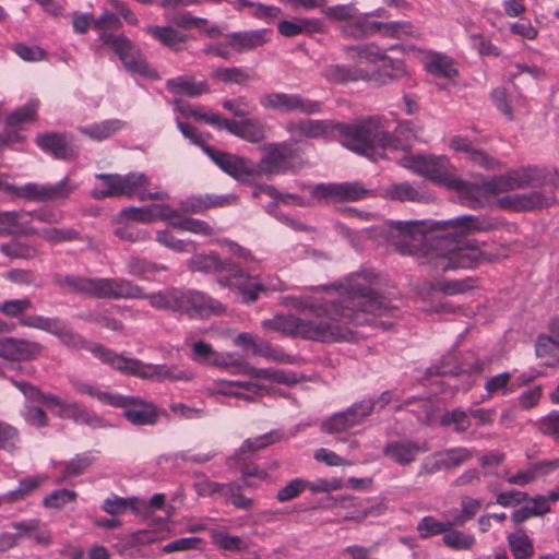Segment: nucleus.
<instances>
[{
  "mask_svg": "<svg viewBox=\"0 0 559 559\" xmlns=\"http://www.w3.org/2000/svg\"><path fill=\"white\" fill-rule=\"evenodd\" d=\"M56 285L69 293H82L96 298L108 299H147L152 308L189 318H207L225 311L221 301L202 292L167 287L146 294L133 282L121 278H98L76 275L56 274Z\"/></svg>",
  "mask_w": 559,
  "mask_h": 559,
  "instance_id": "1",
  "label": "nucleus"
},
{
  "mask_svg": "<svg viewBox=\"0 0 559 559\" xmlns=\"http://www.w3.org/2000/svg\"><path fill=\"white\" fill-rule=\"evenodd\" d=\"M371 274L362 272L350 275L340 286L341 298L329 300V308H317V341L348 340L341 323L365 324L370 320L366 313L380 314L386 310L382 299L376 295Z\"/></svg>",
  "mask_w": 559,
  "mask_h": 559,
  "instance_id": "2",
  "label": "nucleus"
},
{
  "mask_svg": "<svg viewBox=\"0 0 559 559\" xmlns=\"http://www.w3.org/2000/svg\"><path fill=\"white\" fill-rule=\"evenodd\" d=\"M204 151L223 171L241 182H252L261 174L273 176L295 169L301 163L297 150L285 143L270 145L257 166L245 158L217 151L212 146H204Z\"/></svg>",
  "mask_w": 559,
  "mask_h": 559,
  "instance_id": "3",
  "label": "nucleus"
},
{
  "mask_svg": "<svg viewBox=\"0 0 559 559\" xmlns=\"http://www.w3.org/2000/svg\"><path fill=\"white\" fill-rule=\"evenodd\" d=\"M416 136L409 122L400 124L394 134H390L389 126L380 118H369L346 127L342 132V144L355 153L371 156L376 146L404 151Z\"/></svg>",
  "mask_w": 559,
  "mask_h": 559,
  "instance_id": "4",
  "label": "nucleus"
},
{
  "mask_svg": "<svg viewBox=\"0 0 559 559\" xmlns=\"http://www.w3.org/2000/svg\"><path fill=\"white\" fill-rule=\"evenodd\" d=\"M192 272L214 273L221 286L235 290L242 302H253L265 287L257 276L250 275L230 260H222L215 252L195 254L188 261Z\"/></svg>",
  "mask_w": 559,
  "mask_h": 559,
  "instance_id": "5",
  "label": "nucleus"
},
{
  "mask_svg": "<svg viewBox=\"0 0 559 559\" xmlns=\"http://www.w3.org/2000/svg\"><path fill=\"white\" fill-rule=\"evenodd\" d=\"M122 22L117 13L104 11L98 17H94L93 28L103 31L99 40L110 47L118 55L123 67L133 75H140L144 79L157 80L158 73L145 61L141 51L124 35H115L108 33L109 29H118Z\"/></svg>",
  "mask_w": 559,
  "mask_h": 559,
  "instance_id": "6",
  "label": "nucleus"
},
{
  "mask_svg": "<svg viewBox=\"0 0 559 559\" xmlns=\"http://www.w3.org/2000/svg\"><path fill=\"white\" fill-rule=\"evenodd\" d=\"M104 364L109 365L114 369L128 376H134L142 379L156 381H185L189 382L194 379V372L189 368H181L176 365H153L144 364L136 358L126 357L116 352L104 347L103 345H94L88 347Z\"/></svg>",
  "mask_w": 559,
  "mask_h": 559,
  "instance_id": "7",
  "label": "nucleus"
},
{
  "mask_svg": "<svg viewBox=\"0 0 559 559\" xmlns=\"http://www.w3.org/2000/svg\"><path fill=\"white\" fill-rule=\"evenodd\" d=\"M349 57L357 59L360 63H377L381 61V67L385 73L373 72L371 74L362 71L352 70L346 67L335 68V79L340 81L364 79L374 84H386L390 80L407 75V70L403 61L392 60L385 57L384 51L374 44L357 45L347 49Z\"/></svg>",
  "mask_w": 559,
  "mask_h": 559,
  "instance_id": "8",
  "label": "nucleus"
},
{
  "mask_svg": "<svg viewBox=\"0 0 559 559\" xmlns=\"http://www.w3.org/2000/svg\"><path fill=\"white\" fill-rule=\"evenodd\" d=\"M95 177L103 181V187H96L91 191V195L95 200L132 195H136L141 201H163L169 199V194L166 191H162L157 187L148 188L150 177L144 173L131 171L126 175L96 174Z\"/></svg>",
  "mask_w": 559,
  "mask_h": 559,
  "instance_id": "9",
  "label": "nucleus"
},
{
  "mask_svg": "<svg viewBox=\"0 0 559 559\" xmlns=\"http://www.w3.org/2000/svg\"><path fill=\"white\" fill-rule=\"evenodd\" d=\"M439 247L442 250L439 265L444 270L471 269L507 257V248L495 242L448 243L441 240Z\"/></svg>",
  "mask_w": 559,
  "mask_h": 559,
  "instance_id": "10",
  "label": "nucleus"
},
{
  "mask_svg": "<svg viewBox=\"0 0 559 559\" xmlns=\"http://www.w3.org/2000/svg\"><path fill=\"white\" fill-rule=\"evenodd\" d=\"M282 304L298 311L296 314H275L263 320L261 326L266 331L277 332L292 337L312 340L314 335V301L311 297L286 296Z\"/></svg>",
  "mask_w": 559,
  "mask_h": 559,
  "instance_id": "11",
  "label": "nucleus"
},
{
  "mask_svg": "<svg viewBox=\"0 0 559 559\" xmlns=\"http://www.w3.org/2000/svg\"><path fill=\"white\" fill-rule=\"evenodd\" d=\"M78 185L68 177L56 183L29 182L22 187H14L8 182L7 177L0 174V191L11 192L19 198L35 202H53L64 200L75 191Z\"/></svg>",
  "mask_w": 559,
  "mask_h": 559,
  "instance_id": "12",
  "label": "nucleus"
},
{
  "mask_svg": "<svg viewBox=\"0 0 559 559\" xmlns=\"http://www.w3.org/2000/svg\"><path fill=\"white\" fill-rule=\"evenodd\" d=\"M183 115L193 117L195 120L211 124L218 129H226L230 133L250 142H259L264 136L263 126L255 120L229 121L215 112H203L201 107H180Z\"/></svg>",
  "mask_w": 559,
  "mask_h": 559,
  "instance_id": "13",
  "label": "nucleus"
},
{
  "mask_svg": "<svg viewBox=\"0 0 559 559\" xmlns=\"http://www.w3.org/2000/svg\"><path fill=\"white\" fill-rule=\"evenodd\" d=\"M211 365L222 368H234L235 372L242 374H250L254 378L272 380L277 383H295V373H288L284 370L274 368H255L243 360L239 355L235 353H216L212 358Z\"/></svg>",
  "mask_w": 559,
  "mask_h": 559,
  "instance_id": "14",
  "label": "nucleus"
},
{
  "mask_svg": "<svg viewBox=\"0 0 559 559\" xmlns=\"http://www.w3.org/2000/svg\"><path fill=\"white\" fill-rule=\"evenodd\" d=\"M376 402L372 400H364L354 403L343 412L335 413L322 420L320 428L329 435H337L347 432L353 428L361 425L365 419L371 415Z\"/></svg>",
  "mask_w": 559,
  "mask_h": 559,
  "instance_id": "15",
  "label": "nucleus"
},
{
  "mask_svg": "<svg viewBox=\"0 0 559 559\" xmlns=\"http://www.w3.org/2000/svg\"><path fill=\"white\" fill-rule=\"evenodd\" d=\"M476 454V450L466 447H455L435 452L421 462L418 475H431L439 471L459 467L471 461Z\"/></svg>",
  "mask_w": 559,
  "mask_h": 559,
  "instance_id": "16",
  "label": "nucleus"
},
{
  "mask_svg": "<svg viewBox=\"0 0 559 559\" xmlns=\"http://www.w3.org/2000/svg\"><path fill=\"white\" fill-rule=\"evenodd\" d=\"M22 323L25 328L45 331L57 336L68 347L83 348L86 346L83 337L70 329L60 318L33 314L29 318H25Z\"/></svg>",
  "mask_w": 559,
  "mask_h": 559,
  "instance_id": "17",
  "label": "nucleus"
},
{
  "mask_svg": "<svg viewBox=\"0 0 559 559\" xmlns=\"http://www.w3.org/2000/svg\"><path fill=\"white\" fill-rule=\"evenodd\" d=\"M540 181V170L537 167L528 166L510 170L504 175L492 178L487 181L486 188L492 193H499L535 187Z\"/></svg>",
  "mask_w": 559,
  "mask_h": 559,
  "instance_id": "18",
  "label": "nucleus"
},
{
  "mask_svg": "<svg viewBox=\"0 0 559 559\" xmlns=\"http://www.w3.org/2000/svg\"><path fill=\"white\" fill-rule=\"evenodd\" d=\"M110 406L123 409V416L135 426L154 425L157 421L156 406L141 397L115 394Z\"/></svg>",
  "mask_w": 559,
  "mask_h": 559,
  "instance_id": "19",
  "label": "nucleus"
},
{
  "mask_svg": "<svg viewBox=\"0 0 559 559\" xmlns=\"http://www.w3.org/2000/svg\"><path fill=\"white\" fill-rule=\"evenodd\" d=\"M433 229L444 230L451 236H468L493 228V223L478 216L463 215L447 221L435 222Z\"/></svg>",
  "mask_w": 559,
  "mask_h": 559,
  "instance_id": "20",
  "label": "nucleus"
},
{
  "mask_svg": "<svg viewBox=\"0 0 559 559\" xmlns=\"http://www.w3.org/2000/svg\"><path fill=\"white\" fill-rule=\"evenodd\" d=\"M403 166L428 179L441 181L447 178L450 164L444 156L414 155L405 157Z\"/></svg>",
  "mask_w": 559,
  "mask_h": 559,
  "instance_id": "21",
  "label": "nucleus"
},
{
  "mask_svg": "<svg viewBox=\"0 0 559 559\" xmlns=\"http://www.w3.org/2000/svg\"><path fill=\"white\" fill-rule=\"evenodd\" d=\"M40 402L56 416L72 419L75 423L92 424L96 416L76 402H69L53 394H45Z\"/></svg>",
  "mask_w": 559,
  "mask_h": 559,
  "instance_id": "22",
  "label": "nucleus"
},
{
  "mask_svg": "<svg viewBox=\"0 0 559 559\" xmlns=\"http://www.w3.org/2000/svg\"><path fill=\"white\" fill-rule=\"evenodd\" d=\"M178 216V210L171 209L167 204H150L145 206H128L120 211L119 218L121 222H136L147 224L156 218L167 221Z\"/></svg>",
  "mask_w": 559,
  "mask_h": 559,
  "instance_id": "23",
  "label": "nucleus"
},
{
  "mask_svg": "<svg viewBox=\"0 0 559 559\" xmlns=\"http://www.w3.org/2000/svg\"><path fill=\"white\" fill-rule=\"evenodd\" d=\"M372 195V191L358 182L317 183V201L333 199L337 201H358Z\"/></svg>",
  "mask_w": 559,
  "mask_h": 559,
  "instance_id": "24",
  "label": "nucleus"
},
{
  "mask_svg": "<svg viewBox=\"0 0 559 559\" xmlns=\"http://www.w3.org/2000/svg\"><path fill=\"white\" fill-rule=\"evenodd\" d=\"M41 352L39 343L15 338L4 337L0 340V357L7 360H28L37 357Z\"/></svg>",
  "mask_w": 559,
  "mask_h": 559,
  "instance_id": "25",
  "label": "nucleus"
},
{
  "mask_svg": "<svg viewBox=\"0 0 559 559\" xmlns=\"http://www.w3.org/2000/svg\"><path fill=\"white\" fill-rule=\"evenodd\" d=\"M552 199L539 191L516 193L499 199V205L511 211H532L548 206Z\"/></svg>",
  "mask_w": 559,
  "mask_h": 559,
  "instance_id": "26",
  "label": "nucleus"
},
{
  "mask_svg": "<svg viewBox=\"0 0 559 559\" xmlns=\"http://www.w3.org/2000/svg\"><path fill=\"white\" fill-rule=\"evenodd\" d=\"M429 447L426 442L416 443L409 440H400L389 442L383 453L384 455L400 465L413 463L419 453L427 452Z\"/></svg>",
  "mask_w": 559,
  "mask_h": 559,
  "instance_id": "27",
  "label": "nucleus"
},
{
  "mask_svg": "<svg viewBox=\"0 0 559 559\" xmlns=\"http://www.w3.org/2000/svg\"><path fill=\"white\" fill-rule=\"evenodd\" d=\"M423 64L425 71L435 78L452 80L459 74L455 61L441 52H427Z\"/></svg>",
  "mask_w": 559,
  "mask_h": 559,
  "instance_id": "28",
  "label": "nucleus"
},
{
  "mask_svg": "<svg viewBox=\"0 0 559 559\" xmlns=\"http://www.w3.org/2000/svg\"><path fill=\"white\" fill-rule=\"evenodd\" d=\"M381 10L360 14L355 10L354 16L342 24V33L347 37L361 38L378 32L380 22L369 21L370 15H380Z\"/></svg>",
  "mask_w": 559,
  "mask_h": 559,
  "instance_id": "29",
  "label": "nucleus"
},
{
  "mask_svg": "<svg viewBox=\"0 0 559 559\" xmlns=\"http://www.w3.org/2000/svg\"><path fill=\"white\" fill-rule=\"evenodd\" d=\"M37 145L58 159H69L74 156L69 138L62 133H44L36 138Z\"/></svg>",
  "mask_w": 559,
  "mask_h": 559,
  "instance_id": "30",
  "label": "nucleus"
},
{
  "mask_svg": "<svg viewBox=\"0 0 559 559\" xmlns=\"http://www.w3.org/2000/svg\"><path fill=\"white\" fill-rule=\"evenodd\" d=\"M487 182L483 186L473 185L460 179H452L449 181L450 188L459 193L462 204L469 207H478L485 203L486 194L491 193L486 188Z\"/></svg>",
  "mask_w": 559,
  "mask_h": 559,
  "instance_id": "31",
  "label": "nucleus"
},
{
  "mask_svg": "<svg viewBox=\"0 0 559 559\" xmlns=\"http://www.w3.org/2000/svg\"><path fill=\"white\" fill-rule=\"evenodd\" d=\"M559 468V459L543 461L530 466L526 469L514 474H507L506 479L511 485L525 486L537 479L538 476L548 475Z\"/></svg>",
  "mask_w": 559,
  "mask_h": 559,
  "instance_id": "32",
  "label": "nucleus"
},
{
  "mask_svg": "<svg viewBox=\"0 0 559 559\" xmlns=\"http://www.w3.org/2000/svg\"><path fill=\"white\" fill-rule=\"evenodd\" d=\"M267 29L235 32L228 35V44L236 52L254 49L269 40Z\"/></svg>",
  "mask_w": 559,
  "mask_h": 559,
  "instance_id": "33",
  "label": "nucleus"
},
{
  "mask_svg": "<svg viewBox=\"0 0 559 559\" xmlns=\"http://www.w3.org/2000/svg\"><path fill=\"white\" fill-rule=\"evenodd\" d=\"M474 280L468 277L464 280H440L423 286L420 294L428 296L432 292L441 293L445 296L465 294L474 288Z\"/></svg>",
  "mask_w": 559,
  "mask_h": 559,
  "instance_id": "34",
  "label": "nucleus"
},
{
  "mask_svg": "<svg viewBox=\"0 0 559 559\" xmlns=\"http://www.w3.org/2000/svg\"><path fill=\"white\" fill-rule=\"evenodd\" d=\"M126 127V122L119 119H108L80 127L79 131L94 141H103L116 134Z\"/></svg>",
  "mask_w": 559,
  "mask_h": 559,
  "instance_id": "35",
  "label": "nucleus"
},
{
  "mask_svg": "<svg viewBox=\"0 0 559 559\" xmlns=\"http://www.w3.org/2000/svg\"><path fill=\"white\" fill-rule=\"evenodd\" d=\"M29 219L26 212H0V234H27L29 235Z\"/></svg>",
  "mask_w": 559,
  "mask_h": 559,
  "instance_id": "36",
  "label": "nucleus"
},
{
  "mask_svg": "<svg viewBox=\"0 0 559 559\" xmlns=\"http://www.w3.org/2000/svg\"><path fill=\"white\" fill-rule=\"evenodd\" d=\"M168 90L175 95L194 97L206 92L203 81L195 82L192 78L182 75L167 81Z\"/></svg>",
  "mask_w": 559,
  "mask_h": 559,
  "instance_id": "37",
  "label": "nucleus"
},
{
  "mask_svg": "<svg viewBox=\"0 0 559 559\" xmlns=\"http://www.w3.org/2000/svg\"><path fill=\"white\" fill-rule=\"evenodd\" d=\"M507 542L514 559H531L534 556L533 540L524 531L508 534Z\"/></svg>",
  "mask_w": 559,
  "mask_h": 559,
  "instance_id": "38",
  "label": "nucleus"
},
{
  "mask_svg": "<svg viewBox=\"0 0 559 559\" xmlns=\"http://www.w3.org/2000/svg\"><path fill=\"white\" fill-rule=\"evenodd\" d=\"M421 222H392L389 225L391 236L401 238L402 245H408L409 241H420L423 239Z\"/></svg>",
  "mask_w": 559,
  "mask_h": 559,
  "instance_id": "39",
  "label": "nucleus"
},
{
  "mask_svg": "<svg viewBox=\"0 0 559 559\" xmlns=\"http://www.w3.org/2000/svg\"><path fill=\"white\" fill-rule=\"evenodd\" d=\"M29 235H37L49 243H61L79 239L80 233L74 228H59L55 226L40 229L29 228Z\"/></svg>",
  "mask_w": 559,
  "mask_h": 559,
  "instance_id": "40",
  "label": "nucleus"
},
{
  "mask_svg": "<svg viewBox=\"0 0 559 559\" xmlns=\"http://www.w3.org/2000/svg\"><path fill=\"white\" fill-rule=\"evenodd\" d=\"M210 537L213 545L225 551L242 552L248 548L247 543L241 537L230 535L225 530H212Z\"/></svg>",
  "mask_w": 559,
  "mask_h": 559,
  "instance_id": "41",
  "label": "nucleus"
},
{
  "mask_svg": "<svg viewBox=\"0 0 559 559\" xmlns=\"http://www.w3.org/2000/svg\"><path fill=\"white\" fill-rule=\"evenodd\" d=\"M94 462V457L90 452L75 455L69 462L63 464L61 475L56 478L57 484L68 481L70 478L84 473Z\"/></svg>",
  "mask_w": 559,
  "mask_h": 559,
  "instance_id": "42",
  "label": "nucleus"
},
{
  "mask_svg": "<svg viewBox=\"0 0 559 559\" xmlns=\"http://www.w3.org/2000/svg\"><path fill=\"white\" fill-rule=\"evenodd\" d=\"M127 273L141 280H151L158 272H166L167 266L152 263L145 259L132 257L126 262Z\"/></svg>",
  "mask_w": 559,
  "mask_h": 559,
  "instance_id": "43",
  "label": "nucleus"
},
{
  "mask_svg": "<svg viewBox=\"0 0 559 559\" xmlns=\"http://www.w3.org/2000/svg\"><path fill=\"white\" fill-rule=\"evenodd\" d=\"M145 32L171 49H178V46L186 40V35L171 26L148 25Z\"/></svg>",
  "mask_w": 559,
  "mask_h": 559,
  "instance_id": "44",
  "label": "nucleus"
},
{
  "mask_svg": "<svg viewBox=\"0 0 559 559\" xmlns=\"http://www.w3.org/2000/svg\"><path fill=\"white\" fill-rule=\"evenodd\" d=\"M170 226L182 231H189L197 235L213 236V227L201 219L185 217L178 213L177 217L168 219Z\"/></svg>",
  "mask_w": 559,
  "mask_h": 559,
  "instance_id": "45",
  "label": "nucleus"
},
{
  "mask_svg": "<svg viewBox=\"0 0 559 559\" xmlns=\"http://www.w3.org/2000/svg\"><path fill=\"white\" fill-rule=\"evenodd\" d=\"M33 308V302L29 298H17V299H7L0 302V312L8 318H15L19 320V323L24 326L22 321L25 318H29L33 314H25L26 311Z\"/></svg>",
  "mask_w": 559,
  "mask_h": 559,
  "instance_id": "46",
  "label": "nucleus"
},
{
  "mask_svg": "<svg viewBox=\"0 0 559 559\" xmlns=\"http://www.w3.org/2000/svg\"><path fill=\"white\" fill-rule=\"evenodd\" d=\"M219 497L225 498L235 508L240 510H251L253 508V499L241 493V485L238 483L222 484Z\"/></svg>",
  "mask_w": 559,
  "mask_h": 559,
  "instance_id": "47",
  "label": "nucleus"
},
{
  "mask_svg": "<svg viewBox=\"0 0 559 559\" xmlns=\"http://www.w3.org/2000/svg\"><path fill=\"white\" fill-rule=\"evenodd\" d=\"M512 376L510 372H501L489 377L485 382L486 394L481 401H488L497 394L506 395L512 393L514 389L510 386Z\"/></svg>",
  "mask_w": 559,
  "mask_h": 559,
  "instance_id": "48",
  "label": "nucleus"
},
{
  "mask_svg": "<svg viewBox=\"0 0 559 559\" xmlns=\"http://www.w3.org/2000/svg\"><path fill=\"white\" fill-rule=\"evenodd\" d=\"M36 117L35 107H22L14 110L5 119V130L1 135L5 133H10L13 135L14 133L20 136V141H22V136L19 134L17 129L24 124L33 121Z\"/></svg>",
  "mask_w": 559,
  "mask_h": 559,
  "instance_id": "49",
  "label": "nucleus"
},
{
  "mask_svg": "<svg viewBox=\"0 0 559 559\" xmlns=\"http://www.w3.org/2000/svg\"><path fill=\"white\" fill-rule=\"evenodd\" d=\"M255 355L261 356L267 360L275 361L284 365L295 364L296 357L285 353L282 347L274 346L265 340L255 348Z\"/></svg>",
  "mask_w": 559,
  "mask_h": 559,
  "instance_id": "50",
  "label": "nucleus"
},
{
  "mask_svg": "<svg viewBox=\"0 0 559 559\" xmlns=\"http://www.w3.org/2000/svg\"><path fill=\"white\" fill-rule=\"evenodd\" d=\"M452 526H454L452 520L441 522L433 516L427 515L417 524V532L420 538H429L439 534L444 535V532Z\"/></svg>",
  "mask_w": 559,
  "mask_h": 559,
  "instance_id": "51",
  "label": "nucleus"
},
{
  "mask_svg": "<svg viewBox=\"0 0 559 559\" xmlns=\"http://www.w3.org/2000/svg\"><path fill=\"white\" fill-rule=\"evenodd\" d=\"M445 546L455 550H469L476 543L473 535L449 527L442 537Z\"/></svg>",
  "mask_w": 559,
  "mask_h": 559,
  "instance_id": "52",
  "label": "nucleus"
},
{
  "mask_svg": "<svg viewBox=\"0 0 559 559\" xmlns=\"http://www.w3.org/2000/svg\"><path fill=\"white\" fill-rule=\"evenodd\" d=\"M313 489V485L302 478H295L287 483L283 488L276 492V500L278 502H287L299 497L306 489Z\"/></svg>",
  "mask_w": 559,
  "mask_h": 559,
  "instance_id": "53",
  "label": "nucleus"
},
{
  "mask_svg": "<svg viewBox=\"0 0 559 559\" xmlns=\"http://www.w3.org/2000/svg\"><path fill=\"white\" fill-rule=\"evenodd\" d=\"M156 241L162 246L176 252H190L195 250L193 241L177 239L169 230H159L156 234Z\"/></svg>",
  "mask_w": 559,
  "mask_h": 559,
  "instance_id": "54",
  "label": "nucleus"
},
{
  "mask_svg": "<svg viewBox=\"0 0 559 559\" xmlns=\"http://www.w3.org/2000/svg\"><path fill=\"white\" fill-rule=\"evenodd\" d=\"M175 23L182 28H195L205 32L210 37H216L219 34V29L216 25L206 27L207 21L202 17L192 16L186 12L179 15Z\"/></svg>",
  "mask_w": 559,
  "mask_h": 559,
  "instance_id": "55",
  "label": "nucleus"
},
{
  "mask_svg": "<svg viewBox=\"0 0 559 559\" xmlns=\"http://www.w3.org/2000/svg\"><path fill=\"white\" fill-rule=\"evenodd\" d=\"M21 441L20 432L13 425L0 420V450L13 453Z\"/></svg>",
  "mask_w": 559,
  "mask_h": 559,
  "instance_id": "56",
  "label": "nucleus"
},
{
  "mask_svg": "<svg viewBox=\"0 0 559 559\" xmlns=\"http://www.w3.org/2000/svg\"><path fill=\"white\" fill-rule=\"evenodd\" d=\"M70 383L76 393L86 394L91 397L97 399L100 403L106 405H110L115 396V393L100 391L93 384L79 379H71Z\"/></svg>",
  "mask_w": 559,
  "mask_h": 559,
  "instance_id": "57",
  "label": "nucleus"
},
{
  "mask_svg": "<svg viewBox=\"0 0 559 559\" xmlns=\"http://www.w3.org/2000/svg\"><path fill=\"white\" fill-rule=\"evenodd\" d=\"M378 32L393 37L416 36L418 34V29L406 21L380 23Z\"/></svg>",
  "mask_w": 559,
  "mask_h": 559,
  "instance_id": "58",
  "label": "nucleus"
},
{
  "mask_svg": "<svg viewBox=\"0 0 559 559\" xmlns=\"http://www.w3.org/2000/svg\"><path fill=\"white\" fill-rule=\"evenodd\" d=\"M440 425L443 427L453 425L456 432H465L471 426V420L465 411L456 408L445 412L440 418Z\"/></svg>",
  "mask_w": 559,
  "mask_h": 559,
  "instance_id": "59",
  "label": "nucleus"
},
{
  "mask_svg": "<svg viewBox=\"0 0 559 559\" xmlns=\"http://www.w3.org/2000/svg\"><path fill=\"white\" fill-rule=\"evenodd\" d=\"M277 29L281 35L285 37H294L300 34L311 33L313 25L305 19H294L281 21L277 25Z\"/></svg>",
  "mask_w": 559,
  "mask_h": 559,
  "instance_id": "60",
  "label": "nucleus"
},
{
  "mask_svg": "<svg viewBox=\"0 0 559 559\" xmlns=\"http://www.w3.org/2000/svg\"><path fill=\"white\" fill-rule=\"evenodd\" d=\"M0 250L4 255L13 259H33L38 254V249L35 246L17 241L2 243Z\"/></svg>",
  "mask_w": 559,
  "mask_h": 559,
  "instance_id": "61",
  "label": "nucleus"
},
{
  "mask_svg": "<svg viewBox=\"0 0 559 559\" xmlns=\"http://www.w3.org/2000/svg\"><path fill=\"white\" fill-rule=\"evenodd\" d=\"M481 509V500L471 497H462L461 499V513L453 516L454 525L462 526L467 521L472 520Z\"/></svg>",
  "mask_w": 559,
  "mask_h": 559,
  "instance_id": "62",
  "label": "nucleus"
},
{
  "mask_svg": "<svg viewBox=\"0 0 559 559\" xmlns=\"http://www.w3.org/2000/svg\"><path fill=\"white\" fill-rule=\"evenodd\" d=\"M3 277L11 283L25 286L41 287L36 274L32 270L12 269L3 274Z\"/></svg>",
  "mask_w": 559,
  "mask_h": 559,
  "instance_id": "63",
  "label": "nucleus"
},
{
  "mask_svg": "<svg viewBox=\"0 0 559 559\" xmlns=\"http://www.w3.org/2000/svg\"><path fill=\"white\" fill-rule=\"evenodd\" d=\"M386 195L397 201H417L420 193L409 183H394L386 189Z\"/></svg>",
  "mask_w": 559,
  "mask_h": 559,
  "instance_id": "64",
  "label": "nucleus"
}]
</instances>
